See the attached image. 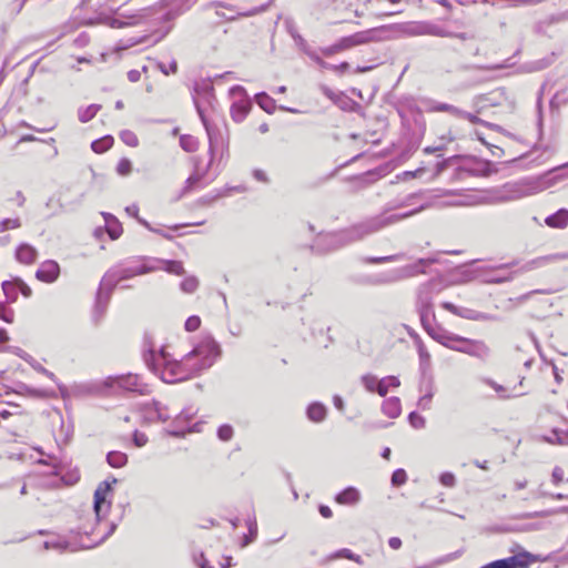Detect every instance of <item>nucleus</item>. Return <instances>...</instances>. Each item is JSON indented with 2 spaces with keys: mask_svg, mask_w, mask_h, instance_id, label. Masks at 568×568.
<instances>
[{
  "mask_svg": "<svg viewBox=\"0 0 568 568\" xmlns=\"http://www.w3.org/2000/svg\"><path fill=\"white\" fill-rule=\"evenodd\" d=\"M432 398H433V393H432V390H429L428 393H426L424 396H422L419 398L418 406L422 409H429L430 408Z\"/></svg>",
  "mask_w": 568,
  "mask_h": 568,
  "instance_id": "61",
  "label": "nucleus"
},
{
  "mask_svg": "<svg viewBox=\"0 0 568 568\" xmlns=\"http://www.w3.org/2000/svg\"><path fill=\"white\" fill-rule=\"evenodd\" d=\"M337 558H346L349 560L351 558H353V551L347 548H343V549L335 551L334 554H332L329 556V559H337Z\"/></svg>",
  "mask_w": 568,
  "mask_h": 568,
  "instance_id": "62",
  "label": "nucleus"
},
{
  "mask_svg": "<svg viewBox=\"0 0 568 568\" xmlns=\"http://www.w3.org/2000/svg\"><path fill=\"white\" fill-rule=\"evenodd\" d=\"M388 29L389 27L386 26L368 29L347 37H343L337 42L342 51L371 42H379L386 39V37L383 34L387 32Z\"/></svg>",
  "mask_w": 568,
  "mask_h": 568,
  "instance_id": "7",
  "label": "nucleus"
},
{
  "mask_svg": "<svg viewBox=\"0 0 568 568\" xmlns=\"http://www.w3.org/2000/svg\"><path fill=\"white\" fill-rule=\"evenodd\" d=\"M229 93L232 99H236L231 105V116L235 122H242L250 112L252 102L241 85H233Z\"/></svg>",
  "mask_w": 568,
  "mask_h": 568,
  "instance_id": "11",
  "label": "nucleus"
},
{
  "mask_svg": "<svg viewBox=\"0 0 568 568\" xmlns=\"http://www.w3.org/2000/svg\"><path fill=\"white\" fill-rule=\"evenodd\" d=\"M159 68L165 75H169L170 73H175L178 71V63L176 61H172L169 67H165L164 63H159Z\"/></svg>",
  "mask_w": 568,
  "mask_h": 568,
  "instance_id": "64",
  "label": "nucleus"
},
{
  "mask_svg": "<svg viewBox=\"0 0 568 568\" xmlns=\"http://www.w3.org/2000/svg\"><path fill=\"white\" fill-rule=\"evenodd\" d=\"M349 245L345 229L332 233L320 234L312 245V251L326 254Z\"/></svg>",
  "mask_w": 568,
  "mask_h": 568,
  "instance_id": "8",
  "label": "nucleus"
},
{
  "mask_svg": "<svg viewBox=\"0 0 568 568\" xmlns=\"http://www.w3.org/2000/svg\"><path fill=\"white\" fill-rule=\"evenodd\" d=\"M459 118L466 119L473 124H477V123L485 124V125L487 124L484 120L479 119L476 114H473V113H469V112H466L463 110H462V114L459 115Z\"/></svg>",
  "mask_w": 568,
  "mask_h": 568,
  "instance_id": "63",
  "label": "nucleus"
},
{
  "mask_svg": "<svg viewBox=\"0 0 568 568\" xmlns=\"http://www.w3.org/2000/svg\"><path fill=\"white\" fill-rule=\"evenodd\" d=\"M115 477H110L100 483L94 491L93 509L98 520L104 518L111 508V498L113 495L112 485L116 484Z\"/></svg>",
  "mask_w": 568,
  "mask_h": 568,
  "instance_id": "10",
  "label": "nucleus"
},
{
  "mask_svg": "<svg viewBox=\"0 0 568 568\" xmlns=\"http://www.w3.org/2000/svg\"><path fill=\"white\" fill-rule=\"evenodd\" d=\"M220 355L221 348L217 342L211 336H205L185 355V361L191 362L194 357L199 358V362L192 365L197 375L210 368Z\"/></svg>",
  "mask_w": 568,
  "mask_h": 568,
  "instance_id": "5",
  "label": "nucleus"
},
{
  "mask_svg": "<svg viewBox=\"0 0 568 568\" xmlns=\"http://www.w3.org/2000/svg\"><path fill=\"white\" fill-rule=\"evenodd\" d=\"M382 412L389 418H397L402 413V405L398 397H389L382 404Z\"/></svg>",
  "mask_w": 568,
  "mask_h": 568,
  "instance_id": "25",
  "label": "nucleus"
},
{
  "mask_svg": "<svg viewBox=\"0 0 568 568\" xmlns=\"http://www.w3.org/2000/svg\"><path fill=\"white\" fill-rule=\"evenodd\" d=\"M506 100V91L503 88H498L488 94L479 95L476 98V104L478 105L477 112L480 113L489 106L501 105Z\"/></svg>",
  "mask_w": 568,
  "mask_h": 568,
  "instance_id": "17",
  "label": "nucleus"
},
{
  "mask_svg": "<svg viewBox=\"0 0 568 568\" xmlns=\"http://www.w3.org/2000/svg\"><path fill=\"white\" fill-rule=\"evenodd\" d=\"M439 481L446 487H454L456 485V478L453 473L445 471L440 475Z\"/></svg>",
  "mask_w": 568,
  "mask_h": 568,
  "instance_id": "58",
  "label": "nucleus"
},
{
  "mask_svg": "<svg viewBox=\"0 0 568 568\" xmlns=\"http://www.w3.org/2000/svg\"><path fill=\"white\" fill-rule=\"evenodd\" d=\"M407 480V475H406V471L404 469H396L393 474H392V484L394 486H400L403 484H405Z\"/></svg>",
  "mask_w": 568,
  "mask_h": 568,
  "instance_id": "54",
  "label": "nucleus"
},
{
  "mask_svg": "<svg viewBox=\"0 0 568 568\" xmlns=\"http://www.w3.org/2000/svg\"><path fill=\"white\" fill-rule=\"evenodd\" d=\"M432 110L436 112H447L457 118H459V115L462 114L460 109L448 103H436L435 105H433Z\"/></svg>",
  "mask_w": 568,
  "mask_h": 568,
  "instance_id": "42",
  "label": "nucleus"
},
{
  "mask_svg": "<svg viewBox=\"0 0 568 568\" xmlns=\"http://www.w3.org/2000/svg\"><path fill=\"white\" fill-rule=\"evenodd\" d=\"M293 38L298 40L301 45L303 47V50L304 52L314 61L316 62L320 67L322 68H328L329 64L327 62H325L315 51H312L310 49L306 48V44L303 40V38L300 36V34H295V33H292Z\"/></svg>",
  "mask_w": 568,
  "mask_h": 568,
  "instance_id": "34",
  "label": "nucleus"
},
{
  "mask_svg": "<svg viewBox=\"0 0 568 568\" xmlns=\"http://www.w3.org/2000/svg\"><path fill=\"white\" fill-rule=\"evenodd\" d=\"M60 275V266L53 260L44 261L36 272V277L44 283H53Z\"/></svg>",
  "mask_w": 568,
  "mask_h": 568,
  "instance_id": "20",
  "label": "nucleus"
},
{
  "mask_svg": "<svg viewBox=\"0 0 568 568\" xmlns=\"http://www.w3.org/2000/svg\"><path fill=\"white\" fill-rule=\"evenodd\" d=\"M217 437L223 442H229L233 437V427L229 424L221 425L217 429Z\"/></svg>",
  "mask_w": 568,
  "mask_h": 568,
  "instance_id": "50",
  "label": "nucleus"
},
{
  "mask_svg": "<svg viewBox=\"0 0 568 568\" xmlns=\"http://www.w3.org/2000/svg\"><path fill=\"white\" fill-rule=\"evenodd\" d=\"M403 257V254H394L387 256H366L362 257V262L365 264H382L387 262L398 261Z\"/></svg>",
  "mask_w": 568,
  "mask_h": 568,
  "instance_id": "35",
  "label": "nucleus"
},
{
  "mask_svg": "<svg viewBox=\"0 0 568 568\" xmlns=\"http://www.w3.org/2000/svg\"><path fill=\"white\" fill-rule=\"evenodd\" d=\"M102 215L105 222V227L109 236L112 240L119 239L122 234V225L119 222V220L111 213H102Z\"/></svg>",
  "mask_w": 568,
  "mask_h": 568,
  "instance_id": "24",
  "label": "nucleus"
},
{
  "mask_svg": "<svg viewBox=\"0 0 568 568\" xmlns=\"http://www.w3.org/2000/svg\"><path fill=\"white\" fill-rule=\"evenodd\" d=\"M156 263L162 264L163 268L171 274L182 275L184 274V267L180 261H158Z\"/></svg>",
  "mask_w": 568,
  "mask_h": 568,
  "instance_id": "36",
  "label": "nucleus"
},
{
  "mask_svg": "<svg viewBox=\"0 0 568 568\" xmlns=\"http://www.w3.org/2000/svg\"><path fill=\"white\" fill-rule=\"evenodd\" d=\"M101 110L100 104H90L87 108H81L78 111L79 121L87 123L92 120L95 114Z\"/></svg>",
  "mask_w": 568,
  "mask_h": 568,
  "instance_id": "31",
  "label": "nucleus"
},
{
  "mask_svg": "<svg viewBox=\"0 0 568 568\" xmlns=\"http://www.w3.org/2000/svg\"><path fill=\"white\" fill-rule=\"evenodd\" d=\"M529 555L527 552L514 555L504 559L494 560L480 568H528Z\"/></svg>",
  "mask_w": 568,
  "mask_h": 568,
  "instance_id": "16",
  "label": "nucleus"
},
{
  "mask_svg": "<svg viewBox=\"0 0 568 568\" xmlns=\"http://www.w3.org/2000/svg\"><path fill=\"white\" fill-rule=\"evenodd\" d=\"M161 268L159 265L143 263L136 266L124 267L120 270H110L105 273L100 282L97 292L94 317L99 321L105 313L112 292L116 284L121 281L142 275Z\"/></svg>",
  "mask_w": 568,
  "mask_h": 568,
  "instance_id": "2",
  "label": "nucleus"
},
{
  "mask_svg": "<svg viewBox=\"0 0 568 568\" xmlns=\"http://www.w3.org/2000/svg\"><path fill=\"white\" fill-rule=\"evenodd\" d=\"M257 536V524L255 520L248 521V536L244 537L243 546L248 545L252 542Z\"/></svg>",
  "mask_w": 568,
  "mask_h": 568,
  "instance_id": "56",
  "label": "nucleus"
},
{
  "mask_svg": "<svg viewBox=\"0 0 568 568\" xmlns=\"http://www.w3.org/2000/svg\"><path fill=\"white\" fill-rule=\"evenodd\" d=\"M403 36L418 37V36H434V37H450V31L439 27L438 24L418 21L407 22L394 26Z\"/></svg>",
  "mask_w": 568,
  "mask_h": 568,
  "instance_id": "9",
  "label": "nucleus"
},
{
  "mask_svg": "<svg viewBox=\"0 0 568 568\" xmlns=\"http://www.w3.org/2000/svg\"><path fill=\"white\" fill-rule=\"evenodd\" d=\"M420 317V323L423 328L429 334V329H433L435 326L430 323V317H434L433 312H418Z\"/></svg>",
  "mask_w": 568,
  "mask_h": 568,
  "instance_id": "51",
  "label": "nucleus"
},
{
  "mask_svg": "<svg viewBox=\"0 0 568 568\" xmlns=\"http://www.w3.org/2000/svg\"><path fill=\"white\" fill-rule=\"evenodd\" d=\"M131 171H132L131 161L126 158L121 159L116 165V172L122 176H126L131 173Z\"/></svg>",
  "mask_w": 568,
  "mask_h": 568,
  "instance_id": "49",
  "label": "nucleus"
},
{
  "mask_svg": "<svg viewBox=\"0 0 568 568\" xmlns=\"http://www.w3.org/2000/svg\"><path fill=\"white\" fill-rule=\"evenodd\" d=\"M37 250L28 243L20 244L16 250V258L22 264H32L37 260Z\"/></svg>",
  "mask_w": 568,
  "mask_h": 568,
  "instance_id": "23",
  "label": "nucleus"
},
{
  "mask_svg": "<svg viewBox=\"0 0 568 568\" xmlns=\"http://www.w3.org/2000/svg\"><path fill=\"white\" fill-rule=\"evenodd\" d=\"M180 287L184 293H194L199 287V280L195 276H187L181 282Z\"/></svg>",
  "mask_w": 568,
  "mask_h": 568,
  "instance_id": "40",
  "label": "nucleus"
},
{
  "mask_svg": "<svg viewBox=\"0 0 568 568\" xmlns=\"http://www.w3.org/2000/svg\"><path fill=\"white\" fill-rule=\"evenodd\" d=\"M153 413L156 415V418L161 422H166L170 418V415L161 407V404L159 402H153L152 410L149 414L152 415ZM152 418L153 417L150 416V419Z\"/></svg>",
  "mask_w": 568,
  "mask_h": 568,
  "instance_id": "45",
  "label": "nucleus"
},
{
  "mask_svg": "<svg viewBox=\"0 0 568 568\" xmlns=\"http://www.w3.org/2000/svg\"><path fill=\"white\" fill-rule=\"evenodd\" d=\"M361 382L365 389L369 393L376 392L379 396H386V383H389L394 388L400 385L399 379L396 376H386L384 378L378 379L373 374H365L361 377Z\"/></svg>",
  "mask_w": 568,
  "mask_h": 568,
  "instance_id": "13",
  "label": "nucleus"
},
{
  "mask_svg": "<svg viewBox=\"0 0 568 568\" xmlns=\"http://www.w3.org/2000/svg\"><path fill=\"white\" fill-rule=\"evenodd\" d=\"M326 412L325 405L318 402L310 404L306 410L308 419L314 423L323 422L326 417Z\"/></svg>",
  "mask_w": 568,
  "mask_h": 568,
  "instance_id": "27",
  "label": "nucleus"
},
{
  "mask_svg": "<svg viewBox=\"0 0 568 568\" xmlns=\"http://www.w3.org/2000/svg\"><path fill=\"white\" fill-rule=\"evenodd\" d=\"M19 356L22 359H24L27 363H29L31 365V367L33 369H36L37 372H39V373L45 372V368L39 362H37L32 356L27 354L26 352L21 351L19 353Z\"/></svg>",
  "mask_w": 568,
  "mask_h": 568,
  "instance_id": "52",
  "label": "nucleus"
},
{
  "mask_svg": "<svg viewBox=\"0 0 568 568\" xmlns=\"http://www.w3.org/2000/svg\"><path fill=\"white\" fill-rule=\"evenodd\" d=\"M361 500V493L357 488L349 486L335 496V501L341 505L354 506Z\"/></svg>",
  "mask_w": 568,
  "mask_h": 568,
  "instance_id": "22",
  "label": "nucleus"
},
{
  "mask_svg": "<svg viewBox=\"0 0 568 568\" xmlns=\"http://www.w3.org/2000/svg\"><path fill=\"white\" fill-rule=\"evenodd\" d=\"M545 222L550 227L564 229L568 224V210H558L556 213L547 216Z\"/></svg>",
  "mask_w": 568,
  "mask_h": 568,
  "instance_id": "26",
  "label": "nucleus"
},
{
  "mask_svg": "<svg viewBox=\"0 0 568 568\" xmlns=\"http://www.w3.org/2000/svg\"><path fill=\"white\" fill-rule=\"evenodd\" d=\"M201 325V320L199 316H190L184 324V327L187 332H194L196 331Z\"/></svg>",
  "mask_w": 568,
  "mask_h": 568,
  "instance_id": "57",
  "label": "nucleus"
},
{
  "mask_svg": "<svg viewBox=\"0 0 568 568\" xmlns=\"http://www.w3.org/2000/svg\"><path fill=\"white\" fill-rule=\"evenodd\" d=\"M133 443L136 447H143L148 443V437L145 434L135 430L133 433Z\"/></svg>",
  "mask_w": 568,
  "mask_h": 568,
  "instance_id": "59",
  "label": "nucleus"
},
{
  "mask_svg": "<svg viewBox=\"0 0 568 568\" xmlns=\"http://www.w3.org/2000/svg\"><path fill=\"white\" fill-rule=\"evenodd\" d=\"M546 442L549 444L568 445V433L559 432L558 429L552 430V435L546 437Z\"/></svg>",
  "mask_w": 568,
  "mask_h": 568,
  "instance_id": "41",
  "label": "nucleus"
},
{
  "mask_svg": "<svg viewBox=\"0 0 568 568\" xmlns=\"http://www.w3.org/2000/svg\"><path fill=\"white\" fill-rule=\"evenodd\" d=\"M106 385L110 387H119L129 392H135L141 395L150 393L149 386L142 382L141 377L133 374L111 376L108 378Z\"/></svg>",
  "mask_w": 568,
  "mask_h": 568,
  "instance_id": "12",
  "label": "nucleus"
},
{
  "mask_svg": "<svg viewBox=\"0 0 568 568\" xmlns=\"http://www.w3.org/2000/svg\"><path fill=\"white\" fill-rule=\"evenodd\" d=\"M120 139L124 144L132 146V148H135L139 144V139H138L136 134L130 130H123L120 133Z\"/></svg>",
  "mask_w": 568,
  "mask_h": 568,
  "instance_id": "43",
  "label": "nucleus"
},
{
  "mask_svg": "<svg viewBox=\"0 0 568 568\" xmlns=\"http://www.w3.org/2000/svg\"><path fill=\"white\" fill-rule=\"evenodd\" d=\"M0 320L4 321L6 323H13L14 320V312L12 308L7 307L6 303H0Z\"/></svg>",
  "mask_w": 568,
  "mask_h": 568,
  "instance_id": "47",
  "label": "nucleus"
},
{
  "mask_svg": "<svg viewBox=\"0 0 568 568\" xmlns=\"http://www.w3.org/2000/svg\"><path fill=\"white\" fill-rule=\"evenodd\" d=\"M20 388H21L20 393H24L32 397L44 398L48 396V392L44 389H36V388H32L24 384L20 385Z\"/></svg>",
  "mask_w": 568,
  "mask_h": 568,
  "instance_id": "44",
  "label": "nucleus"
},
{
  "mask_svg": "<svg viewBox=\"0 0 568 568\" xmlns=\"http://www.w3.org/2000/svg\"><path fill=\"white\" fill-rule=\"evenodd\" d=\"M125 211H126V213L129 215L134 216L135 219H138V221L141 224H143L145 227H148L150 231L160 233L158 230L152 229L146 221H144V220L139 217V207H138V205H135V204L129 205V206L125 207Z\"/></svg>",
  "mask_w": 568,
  "mask_h": 568,
  "instance_id": "48",
  "label": "nucleus"
},
{
  "mask_svg": "<svg viewBox=\"0 0 568 568\" xmlns=\"http://www.w3.org/2000/svg\"><path fill=\"white\" fill-rule=\"evenodd\" d=\"M113 145V138L111 135H105L101 139L94 140L91 143V149L95 153H103L108 151Z\"/></svg>",
  "mask_w": 568,
  "mask_h": 568,
  "instance_id": "33",
  "label": "nucleus"
},
{
  "mask_svg": "<svg viewBox=\"0 0 568 568\" xmlns=\"http://www.w3.org/2000/svg\"><path fill=\"white\" fill-rule=\"evenodd\" d=\"M256 103L267 113H272L275 109V101L265 92L256 93L255 95Z\"/></svg>",
  "mask_w": 568,
  "mask_h": 568,
  "instance_id": "32",
  "label": "nucleus"
},
{
  "mask_svg": "<svg viewBox=\"0 0 568 568\" xmlns=\"http://www.w3.org/2000/svg\"><path fill=\"white\" fill-rule=\"evenodd\" d=\"M273 1L274 0H268L266 3H263L258 7H254L246 11H240L236 9V7L225 3V2H215V3H212V6H214L216 8L226 9L230 12L229 16H236V19H237L239 17H253V16L260 14L262 12H265L268 9V7L273 3Z\"/></svg>",
  "mask_w": 568,
  "mask_h": 568,
  "instance_id": "21",
  "label": "nucleus"
},
{
  "mask_svg": "<svg viewBox=\"0 0 568 568\" xmlns=\"http://www.w3.org/2000/svg\"><path fill=\"white\" fill-rule=\"evenodd\" d=\"M408 420H409V424L412 425V427H414L416 429H422L426 425L425 418L422 415L417 414L416 412H412L408 415Z\"/></svg>",
  "mask_w": 568,
  "mask_h": 568,
  "instance_id": "46",
  "label": "nucleus"
},
{
  "mask_svg": "<svg viewBox=\"0 0 568 568\" xmlns=\"http://www.w3.org/2000/svg\"><path fill=\"white\" fill-rule=\"evenodd\" d=\"M550 260V257L548 256H542V257H538V258H535V260H531L529 261L528 263H526L524 266H523V271H531L536 267H539L541 265H544L546 262H548Z\"/></svg>",
  "mask_w": 568,
  "mask_h": 568,
  "instance_id": "55",
  "label": "nucleus"
},
{
  "mask_svg": "<svg viewBox=\"0 0 568 568\" xmlns=\"http://www.w3.org/2000/svg\"><path fill=\"white\" fill-rule=\"evenodd\" d=\"M436 260L434 258H419L416 263L409 264L403 267H397L382 272L374 275L365 276L361 283L366 285L379 286L389 285L399 281L413 277L417 274L424 273V266L433 264Z\"/></svg>",
  "mask_w": 568,
  "mask_h": 568,
  "instance_id": "4",
  "label": "nucleus"
},
{
  "mask_svg": "<svg viewBox=\"0 0 568 568\" xmlns=\"http://www.w3.org/2000/svg\"><path fill=\"white\" fill-rule=\"evenodd\" d=\"M534 185L526 180L508 182L489 191L486 199L487 203H505L516 201L532 194Z\"/></svg>",
  "mask_w": 568,
  "mask_h": 568,
  "instance_id": "6",
  "label": "nucleus"
},
{
  "mask_svg": "<svg viewBox=\"0 0 568 568\" xmlns=\"http://www.w3.org/2000/svg\"><path fill=\"white\" fill-rule=\"evenodd\" d=\"M428 335L434 341L453 351H455V347H457L456 343H459V341H462L460 335L450 333L440 326H435L433 329H429Z\"/></svg>",
  "mask_w": 568,
  "mask_h": 568,
  "instance_id": "19",
  "label": "nucleus"
},
{
  "mask_svg": "<svg viewBox=\"0 0 568 568\" xmlns=\"http://www.w3.org/2000/svg\"><path fill=\"white\" fill-rule=\"evenodd\" d=\"M435 284L429 281L422 284L417 291V311L433 312V290Z\"/></svg>",
  "mask_w": 568,
  "mask_h": 568,
  "instance_id": "18",
  "label": "nucleus"
},
{
  "mask_svg": "<svg viewBox=\"0 0 568 568\" xmlns=\"http://www.w3.org/2000/svg\"><path fill=\"white\" fill-rule=\"evenodd\" d=\"M16 283L18 285V291H20L24 297H30L32 295L31 288L20 277H16Z\"/></svg>",
  "mask_w": 568,
  "mask_h": 568,
  "instance_id": "60",
  "label": "nucleus"
},
{
  "mask_svg": "<svg viewBox=\"0 0 568 568\" xmlns=\"http://www.w3.org/2000/svg\"><path fill=\"white\" fill-rule=\"evenodd\" d=\"M410 336H413L415 339V344L417 346V352H418V356L420 359V364L422 365L428 364L429 359H430V355H429L428 351L426 349L423 341L420 339V337L417 334L416 335L410 334Z\"/></svg>",
  "mask_w": 568,
  "mask_h": 568,
  "instance_id": "37",
  "label": "nucleus"
},
{
  "mask_svg": "<svg viewBox=\"0 0 568 568\" xmlns=\"http://www.w3.org/2000/svg\"><path fill=\"white\" fill-rule=\"evenodd\" d=\"M1 287L7 298V303L11 304L18 300V285L16 283V277L11 281H3Z\"/></svg>",
  "mask_w": 568,
  "mask_h": 568,
  "instance_id": "29",
  "label": "nucleus"
},
{
  "mask_svg": "<svg viewBox=\"0 0 568 568\" xmlns=\"http://www.w3.org/2000/svg\"><path fill=\"white\" fill-rule=\"evenodd\" d=\"M459 343L467 344V347H455L456 352L485 361L490 355V349L483 341L470 339L462 336Z\"/></svg>",
  "mask_w": 568,
  "mask_h": 568,
  "instance_id": "15",
  "label": "nucleus"
},
{
  "mask_svg": "<svg viewBox=\"0 0 568 568\" xmlns=\"http://www.w3.org/2000/svg\"><path fill=\"white\" fill-rule=\"evenodd\" d=\"M425 207H426V205H420L419 207L408 211L403 214L375 215V216L367 217L363 221H359L355 224H352L351 226L345 227L349 244L362 241L366 236L372 235L388 225L397 223L404 219L410 217V216L415 215L416 213L423 211Z\"/></svg>",
  "mask_w": 568,
  "mask_h": 568,
  "instance_id": "3",
  "label": "nucleus"
},
{
  "mask_svg": "<svg viewBox=\"0 0 568 568\" xmlns=\"http://www.w3.org/2000/svg\"><path fill=\"white\" fill-rule=\"evenodd\" d=\"M180 145L184 151L192 153L197 149V141L192 135L184 134L180 138Z\"/></svg>",
  "mask_w": 568,
  "mask_h": 568,
  "instance_id": "39",
  "label": "nucleus"
},
{
  "mask_svg": "<svg viewBox=\"0 0 568 568\" xmlns=\"http://www.w3.org/2000/svg\"><path fill=\"white\" fill-rule=\"evenodd\" d=\"M144 361L149 369L168 384L186 381L196 375L192 365H189L190 362L185 361V356L182 361H175L164 347L158 352L149 349L144 354Z\"/></svg>",
  "mask_w": 568,
  "mask_h": 568,
  "instance_id": "1",
  "label": "nucleus"
},
{
  "mask_svg": "<svg viewBox=\"0 0 568 568\" xmlns=\"http://www.w3.org/2000/svg\"><path fill=\"white\" fill-rule=\"evenodd\" d=\"M335 104L343 111H356L361 108L356 101L342 92H338L336 95Z\"/></svg>",
  "mask_w": 568,
  "mask_h": 568,
  "instance_id": "28",
  "label": "nucleus"
},
{
  "mask_svg": "<svg viewBox=\"0 0 568 568\" xmlns=\"http://www.w3.org/2000/svg\"><path fill=\"white\" fill-rule=\"evenodd\" d=\"M442 307L456 316L470 321L491 322L498 320L496 315L478 312L467 307L456 306L450 302H443Z\"/></svg>",
  "mask_w": 568,
  "mask_h": 568,
  "instance_id": "14",
  "label": "nucleus"
},
{
  "mask_svg": "<svg viewBox=\"0 0 568 568\" xmlns=\"http://www.w3.org/2000/svg\"><path fill=\"white\" fill-rule=\"evenodd\" d=\"M106 462L113 468H121L126 465L128 455L119 450H113L108 453Z\"/></svg>",
  "mask_w": 568,
  "mask_h": 568,
  "instance_id": "30",
  "label": "nucleus"
},
{
  "mask_svg": "<svg viewBox=\"0 0 568 568\" xmlns=\"http://www.w3.org/2000/svg\"><path fill=\"white\" fill-rule=\"evenodd\" d=\"M146 11H148L146 9H141V10L139 11V13H136V14H131V16H126L125 13H122L121 16H122V17L128 18V19H129V21H128V22H122V21H120L119 19H114V20H113V22H112V26H113V27L121 28V27L129 26V24H135V23H138V22H139V19H140V18H142V17H144V16H145V12H146Z\"/></svg>",
  "mask_w": 568,
  "mask_h": 568,
  "instance_id": "38",
  "label": "nucleus"
},
{
  "mask_svg": "<svg viewBox=\"0 0 568 568\" xmlns=\"http://www.w3.org/2000/svg\"><path fill=\"white\" fill-rule=\"evenodd\" d=\"M21 223L19 219H4L0 222V233L7 230H13L20 227Z\"/></svg>",
  "mask_w": 568,
  "mask_h": 568,
  "instance_id": "53",
  "label": "nucleus"
}]
</instances>
